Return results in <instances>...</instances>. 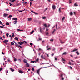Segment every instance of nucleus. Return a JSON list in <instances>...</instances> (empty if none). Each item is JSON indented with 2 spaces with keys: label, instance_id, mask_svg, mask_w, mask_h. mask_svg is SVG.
<instances>
[{
  "label": "nucleus",
  "instance_id": "f257e3e1",
  "mask_svg": "<svg viewBox=\"0 0 80 80\" xmlns=\"http://www.w3.org/2000/svg\"><path fill=\"white\" fill-rule=\"evenodd\" d=\"M78 49H74L73 50L71 51V52H77V51H78Z\"/></svg>",
  "mask_w": 80,
  "mask_h": 80
},
{
  "label": "nucleus",
  "instance_id": "f03ea898",
  "mask_svg": "<svg viewBox=\"0 0 80 80\" xmlns=\"http://www.w3.org/2000/svg\"><path fill=\"white\" fill-rule=\"evenodd\" d=\"M8 14L4 13L3 14V16L4 17H7V16H8Z\"/></svg>",
  "mask_w": 80,
  "mask_h": 80
},
{
  "label": "nucleus",
  "instance_id": "7ed1b4c3",
  "mask_svg": "<svg viewBox=\"0 0 80 80\" xmlns=\"http://www.w3.org/2000/svg\"><path fill=\"white\" fill-rule=\"evenodd\" d=\"M44 25L45 26V27H46V28H47L48 27H50V25H49L48 26H47V24H45Z\"/></svg>",
  "mask_w": 80,
  "mask_h": 80
},
{
  "label": "nucleus",
  "instance_id": "20e7f679",
  "mask_svg": "<svg viewBox=\"0 0 80 80\" xmlns=\"http://www.w3.org/2000/svg\"><path fill=\"white\" fill-rule=\"evenodd\" d=\"M49 48V46L48 45V46H47L46 47V48H47V50H50V48Z\"/></svg>",
  "mask_w": 80,
  "mask_h": 80
},
{
  "label": "nucleus",
  "instance_id": "39448f33",
  "mask_svg": "<svg viewBox=\"0 0 80 80\" xmlns=\"http://www.w3.org/2000/svg\"><path fill=\"white\" fill-rule=\"evenodd\" d=\"M26 67H30V65H29L28 63H27L26 65Z\"/></svg>",
  "mask_w": 80,
  "mask_h": 80
},
{
  "label": "nucleus",
  "instance_id": "423d86ee",
  "mask_svg": "<svg viewBox=\"0 0 80 80\" xmlns=\"http://www.w3.org/2000/svg\"><path fill=\"white\" fill-rule=\"evenodd\" d=\"M23 61L24 63H27V60L25 59H24Z\"/></svg>",
  "mask_w": 80,
  "mask_h": 80
},
{
  "label": "nucleus",
  "instance_id": "0eeeda50",
  "mask_svg": "<svg viewBox=\"0 0 80 80\" xmlns=\"http://www.w3.org/2000/svg\"><path fill=\"white\" fill-rule=\"evenodd\" d=\"M32 18H28V21H32Z\"/></svg>",
  "mask_w": 80,
  "mask_h": 80
},
{
  "label": "nucleus",
  "instance_id": "6e6552de",
  "mask_svg": "<svg viewBox=\"0 0 80 80\" xmlns=\"http://www.w3.org/2000/svg\"><path fill=\"white\" fill-rule=\"evenodd\" d=\"M40 69H39L37 71V73L39 75V72H40Z\"/></svg>",
  "mask_w": 80,
  "mask_h": 80
},
{
  "label": "nucleus",
  "instance_id": "1a4fd4ad",
  "mask_svg": "<svg viewBox=\"0 0 80 80\" xmlns=\"http://www.w3.org/2000/svg\"><path fill=\"white\" fill-rule=\"evenodd\" d=\"M8 40H5L3 41V43H7V42H8Z\"/></svg>",
  "mask_w": 80,
  "mask_h": 80
},
{
  "label": "nucleus",
  "instance_id": "9d476101",
  "mask_svg": "<svg viewBox=\"0 0 80 80\" xmlns=\"http://www.w3.org/2000/svg\"><path fill=\"white\" fill-rule=\"evenodd\" d=\"M12 20L17 21L18 20V18H13Z\"/></svg>",
  "mask_w": 80,
  "mask_h": 80
},
{
  "label": "nucleus",
  "instance_id": "9b49d317",
  "mask_svg": "<svg viewBox=\"0 0 80 80\" xmlns=\"http://www.w3.org/2000/svg\"><path fill=\"white\" fill-rule=\"evenodd\" d=\"M55 8H56L55 6L53 5L52 6V8H53V10H55Z\"/></svg>",
  "mask_w": 80,
  "mask_h": 80
},
{
  "label": "nucleus",
  "instance_id": "f8f14e48",
  "mask_svg": "<svg viewBox=\"0 0 80 80\" xmlns=\"http://www.w3.org/2000/svg\"><path fill=\"white\" fill-rule=\"evenodd\" d=\"M16 6H18L19 5H21V4L18 3H17L16 4Z\"/></svg>",
  "mask_w": 80,
  "mask_h": 80
},
{
  "label": "nucleus",
  "instance_id": "ddd939ff",
  "mask_svg": "<svg viewBox=\"0 0 80 80\" xmlns=\"http://www.w3.org/2000/svg\"><path fill=\"white\" fill-rule=\"evenodd\" d=\"M55 29H54V30L53 31H52L51 32L52 34H53V33H54V32H55Z\"/></svg>",
  "mask_w": 80,
  "mask_h": 80
},
{
  "label": "nucleus",
  "instance_id": "4468645a",
  "mask_svg": "<svg viewBox=\"0 0 80 80\" xmlns=\"http://www.w3.org/2000/svg\"><path fill=\"white\" fill-rule=\"evenodd\" d=\"M10 69L11 70L12 72H14L15 71V70L12 68H10Z\"/></svg>",
  "mask_w": 80,
  "mask_h": 80
},
{
  "label": "nucleus",
  "instance_id": "2eb2a0df",
  "mask_svg": "<svg viewBox=\"0 0 80 80\" xmlns=\"http://www.w3.org/2000/svg\"><path fill=\"white\" fill-rule=\"evenodd\" d=\"M19 73H23V72L22 71H21V70H19Z\"/></svg>",
  "mask_w": 80,
  "mask_h": 80
},
{
  "label": "nucleus",
  "instance_id": "dca6fc26",
  "mask_svg": "<svg viewBox=\"0 0 80 80\" xmlns=\"http://www.w3.org/2000/svg\"><path fill=\"white\" fill-rule=\"evenodd\" d=\"M15 40H17L18 41V38L17 37H15L14 38Z\"/></svg>",
  "mask_w": 80,
  "mask_h": 80
},
{
  "label": "nucleus",
  "instance_id": "f3484780",
  "mask_svg": "<svg viewBox=\"0 0 80 80\" xmlns=\"http://www.w3.org/2000/svg\"><path fill=\"white\" fill-rule=\"evenodd\" d=\"M76 53L78 55H79L80 53H79L78 51L76 52Z\"/></svg>",
  "mask_w": 80,
  "mask_h": 80
},
{
  "label": "nucleus",
  "instance_id": "a211bd4d",
  "mask_svg": "<svg viewBox=\"0 0 80 80\" xmlns=\"http://www.w3.org/2000/svg\"><path fill=\"white\" fill-rule=\"evenodd\" d=\"M33 32H34V30H32V32H30V34L31 35L32 34V33H33Z\"/></svg>",
  "mask_w": 80,
  "mask_h": 80
},
{
  "label": "nucleus",
  "instance_id": "6ab92c4d",
  "mask_svg": "<svg viewBox=\"0 0 80 80\" xmlns=\"http://www.w3.org/2000/svg\"><path fill=\"white\" fill-rule=\"evenodd\" d=\"M12 15H10L8 17V18H12Z\"/></svg>",
  "mask_w": 80,
  "mask_h": 80
},
{
  "label": "nucleus",
  "instance_id": "aec40b11",
  "mask_svg": "<svg viewBox=\"0 0 80 80\" xmlns=\"http://www.w3.org/2000/svg\"><path fill=\"white\" fill-rule=\"evenodd\" d=\"M17 30L18 31H19L20 32H22V31H23V30H20V29H17Z\"/></svg>",
  "mask_w": 80,
  "mask_h": 80
},
{
  "label": "nucleus",
  "instance_id": "412c9836",
  "mask_svg": "<svg viewBox=\"0 0 80 80\" xmlns=\"http://www.w3.org/2000/svg\"><path fill=\"white\" fill-rule=\"evenodd\" d=\"M11 45H14V43H13V42H12L11 43Z\"/></svg>",
  "mask_w": 80,
  "mask_h": 80
},
{
  "label": "nucleus",
  "instance_id": "4be33fe9",
  "mask_svg": "<svg viewBox=\"0 0 80 80\" xmlns=\"http://www.w3.org/2000/svg\"><path fill=\"white\" fill-rule=\"evenodd\" d=\"M17 23V21H14L13 22V23H14V24H16Z\"/></svg>",
  "mask_w": 80,
  "mask_h": 80
},
{
  "label": "nucleus",
  "instance_id": "5701e85b",
  "mask_svg": "<svg viewBox=\"0 0 80 80\" xmlns=\"http://www.w3.org/2000/svg\"><path fill=\"white\" fill-rule=\"evenodd\" d=\"M74 6L75 7H77V6H78V5L76 3H75L74 4Z\"/></svg>",
  "mask_w": 80,
  "mask_h": 80
},
{
  "label": "nucleus",
  "instance_id": "b1692460",
  "mask_svg": "<svg viewBox=\"0 0 80 80\" xmlns=\"http://www.w3.org/2000/svg\"><path fill=\"white\" fill-rule=\"evenodd\" d=\"M9 23L8 22H6V25H9Z\"/></svg>",
  "mask_w": 80,
  "mask_h": 80
},
{
  "label": "nucleus",
  "instance_id": "393cba45",
  "mask_svg": "<svg viewBox=\"0 0 80 80\" xmlns=\"http://www.w3.org/2000/svg\"><path fill=\"white\" fill-rule=\"evenodd\" d=\"M40 31L41 32V33H42V29H41V28H40Z\"/></svg>",
  "mask_w": 80,
  "mask_h": 80
},
{
  "label": "nucleus",
  "instance_id": "a878e982",
  "mask_svg": "<svg viewBox=\"0 0 80 80\" xmlns=\"http://www.w3.org/2000/svg\"><path fill=\"white\" fill-rule=\"evenodd\" d=\"M12 37H15V35L14 34V33H12Z\"/></svg>",
  "mask_w": 80,
  "mask_h": 80
},
{
  "label": "nucleus",
  "instance_id": "bb28decb",
  "mask_svg": "<svg viewBox=\"0 0 80 80\" xmlns=\"http://www.w3.org/2000/svg\"><path fill=\"white\" fill-rule=\"evenodd\" d=\"M35 62V61H31V63H33Z\"/></svg>",
  "mask_w": 80,
  "mask_h": 80
},
{
  "label": "nucleus",
  "instance_id": "cd10ccee",
  "mask_svg": "<svg viewBox=\"0 0 80 80\" xmlns=\"http://www.w3.org/2000/svg\"><path fill=\"white\" fill-rule=\"evenodd\" d=\"M24 43V42H21V45H23V44Z\"/></svg>",
  "mask_w": 80,
  "mask_h": 80
},
{
  "label": "nucleus",
  "instance_id": "c85d7f7f",
  "mask_svg": "<svg viewBox=\"0 0 80 80\" xmlns=\"http://www.w3.org/2000/svg\"><path fill=\"white\" fill-rule=\"evenodd\" d=\"M8 35H9V34L8 33H7L6 36H7V37H8Z\"/></svg>",
  "mask_w": 80,
  "mask_h": 80
},
{
  "label": "nucleus",
  "instance_id": "c756f323",
  "mask_svg": "<svg viewBox=\"0 0 80 80\" xmlns=\"http://www.w3.org/2000/svg\"><path fill=\"white\" fill-rule=\"evenodd\" d=\"M39 60V59L37 58L36 60V62H38Z\"/></svg>",
  "mask_w": 80,
  "mask_h": 80
},
{
  "label": "nucleus",
  "instance_id": "7c9ffc66",
  "mask_svg": "<svg viewBox=\"0 0 80 80\" xmlns=\"http://www.w3.org/2000/svg\"><path fill=\"white\" fill-rule=\"evenodd\" d=\"M3 70V68H0V71H2Z\"/></svg>",
  "mask_w": 80,
  "mask_h": 80
},
{
  "label": "nucleus",
  "instance_id": "2f4dec72",
  "mask_svg": "<svg viewBox=\"0 0 80 80\" xmlns=\"http://www.w3.org/2000/svg\"><path fill=\"white\" fill-rule=\"evenodd\" d=\"M25 11V9L23 10H22V11H19V12H23V11Z\"/></svg>",
  "mask_w": 80,
  "mask_h": 80
},
{
  "label": "nucleus",
  "instance_id": "473e14b6",
  "mask_svg": "<svg viewBox=\"0 0 80 80\" xmlns=\"http://www.w3.org/2000/svg\"><path fill=\"white\" fill-rule=\"evenodd\" d=\"M62 60L63 61H64V62H65V61H66V60L63 59V58H62Z\"/></svg>",
  "mask_w": 80,
  "mask_h": 80
},
{
  "label": "nucleus",
  "instance_id": "72a5a7b5",
  "mask_svg": "<svg viewBox=\"0 0 80 80\" xmlns=\"http://www.w3.org/2000/svg\"><path fill=\"white\" fill-rule=\"evenodd\" d=\"M16 1V0H13L12 1V2H13V3H15V2Z\"/></svg>",
  "mask_w": 80,
  "mask_h": 80
},
{
  "label": "nucleus",
  "instance_id": "f704fd0d",
  "mask_svg": "<svg viewBox=\"0 0 80 80\" xmlns=\"http://www.w3.org/2000/svg\"><path fill=\"white\" fill-rule=\"evenodd\" d=\"M18 44H19V45H21V42H18Z\"/></svg>",
  "mask_w": 80,
  "mask_h": 80
},
{
  "label": "nucleus",
  "instance_id": "c9c22d12",
  "mask_svg": "<svg viewBox=\"0 0 80 80\" xmlns=\"http://www.w3.org/2000/svg\"><path fill=\"white\" fill-rule=\"evenodd\" d=\"M18 60L19 61V62H22L20 59H18Z\"/></svg>",
  "mask_w": 80,
  "mask_h": 80
},
{
  "label": "nucleus",
  "instance_id": "e433bc0d",
  "mask_svg": "<svg viewBox=\"0 0 80 80\" xmlns=\"http://www.w3.org/2000/svg\"><path fill=\"white\" fill-rule=\"evenodd\" d=\"M46 35H48V32H47V31H46Z\"/></svg>",
  "mask_w": 80,
  "mask_h": 80
},
{
  "label": "nucleus",
  "instance_id": "4c0bfd02",
  "mask_svg": "<svg viewBox=\"0 0 80 80\" xmlns=\"http://www.w3.org/2000/svg\"><path fill=\"white\" fill-rule=\"evenodd\" d=\"M15 45H16V46H18V44L16 42L15 43Z\"/></svg>",
  "mask_w": 80,
  "mask_h": 80
},
{
  "label": "nucleus",
  "instance_id": "58836bf2",
  "mask_svg": "<svg viewBox=\"0 0 80 80\" xmlns=\"http://www.w3.org/2000/svg\"><path fill=\"white\" fill-rule=\"evenodd\" d=\"M18 47H20V48H22V47L20 45H18Z\"/></svg>",
  "mask_w": 80,
  "mask_h": 80
},
{
  "label": "nucleus",
  "instance_id": "ea45409f",
  "mask_svg": "<svg viewBox=\"0 0 80 80\" xmlns=\"http://www.w3.org/2000/svg\"><path fill=\"white\" fill-rule=\"evenodd\" d=\"M60 8H60L59 9V13H60V12H62V11L60 10Z\"/></svg>",
  "mask_w": 80,
  "mask_h": 80
},
{
  "label": "nucleus",
  "instance_id": "a19ab883",
  "mask_svg": "<svg viewBox=\"0 0 80 80\" xmlns=\"http://www.w3.org/2000/svg\"><path fill=\"white\" fill-rule=\"evenodd\" d=\"M69 65H72V64L71 63V62H69L68 63Z\"/></svg>",
  "mask_w": 80,
  "mask_h": 80
},
{
  "label": "nucleus",
  "instance_id": "79ce46f5",
  "mask_svg": "<svg viewBox=\"0 0 80 80\" xmlns=\"http://www.w3.org/2000/svg\"><path fill=\"white\" fill-rule=\"evenodd\" d=\"M41 58H43V54H42V55H41Z\"/></svg>",
  "mask_w": 80,
  "mask_h": 80
},
{
  "label": "nucleus",
  "instance_id": "37998d69",
  "mask_svg": "<svg viewBox=\"0 0 80 80\" xmlns=\"http://www.w3.org/2000/svg\"><path fill=\"white\" fill-rule=\"evenodd\" d=\"M70 14L71 15H73V13H72V12H71L70 13Z\"/></svg>",
  "mask_w": 80,
  "mask_h": 80
},
{
  "label": "nucleus",
  "instance_id": "c03bdc74",
  "mask_svg": "<svg viewBox=\"0 0 80 80\" xmlns=\"http://www.w3.org/2000/svg\"><path fill=\"white\" fill-rule=\"evenodd\" d=\"M51 42H53V39H52L50 40Z\"/></svg>",
  "mask_w": 80,
  "mask_h": 80
},
{
  "label": "nucleus",
  "instance_id": "a18cd8bd",
  "mask_svg": "<svg viewBox=\"0 0 80 80\" xmlns=\"http://www.w3.org/2000/svg\"><path fill=\"white\" fill-rule=\"evenodd\" d=\"M6 11H9V9H6Z\"/></svg>",
  "mask_w": 80,
  "mask_h": 80
},
{
  "label": "nucleus",
  "instance_id": "49530a36",
  "mask_svg": "<svg viewBox=\"0 0 80 80\" xmlns=\"http://www.w3.org/2000/svg\"><path fill=\"white\" fill-rule=\"evenodd\" d=\"M65 17H63L62 19V20H65Z\"/></svg>",
  "mask_w": 80,
  "mask_h": 80
},
{
  "label": "nucleus",
  "instance_id": "de8ad7c7",
  "mask_svg": "<svg viewBox=\"0 0 80 80\" xmlns=\"http://www.w3.org/2000/svg\"><path fill=\"white\" fill-rule=\"evenodd\" d=\"M14 61H15V62H16V61H17V59H16V58H14Z\"/></svg>",
  "mask_w": 80,
  "mask_h": 80
},
{
  "label": "nucleus",
  "instance_id": "09e8293b",
  "mask_svg": "<svg viewBox=\"0 0 80 80\" xmlns=\"http://www.w3.org/2000/svg\"><path fill=\"white\" fill-rule=\"evenodd\" d=\"M32 71H35V69H34V68H32Z\"/></svg>",
  "mask_w": 80,
  "mask_h": 80
},
{
  "label": "nucleus",
  "instance_id": "8fccbe9b",
  "mask_svg": "<svg viewBox=\"0 0 80 80\" xmlns=\"http://www.w3.org/2000/svg\"><path fill=\"white\" fill-rule=\"evenodd\" d=\"M30 45H31V46H32V45H33V44L32 43H30Z\"/></svg>",
  "mask_w": 80,
  "mask_h": 80
},
{
  "label": "nucleus",
  "instance_id": "3c124183",
  "mask_svg": "<svg viewBox=\"0 0 80 80\" xmlns=\"http://www.w3.org/2000/svg\"><path fill=\"white\" fill-rule=\"evenodd\" d=\"M60 77H62V78H63V74H61V75L60 76Z\"/></svg>",
  "mask_w": 80,
  "mask_h": 80
},
{
  "label": "nucleus",
  "instance_id": "603ef678",
  "mask_svg": "<svg viewBox=\"0 0 80 80\" xmlns=\"http://www.w3.org/2000/svg\"><path fill=\"white\" fill-rule=\"evenodd\" d=\"M70 61L71 62H74V61H73L72 60H70Z\"/></svg>",
  "mask_w": 80,
  "mask_h": 80
},
{
  "label": "nucleus",
  "instance_id": "864d4df0",
  "mask_svg": "<svg viewBox=\"0 0 80 80\" xmlns=\"http://www.w3.org/2000/svg\"><path fill=\"white\" fill-rule=\"evenodd\" d=\"M63 55H66V52H65L64 53H63Z\"/></svg>",
  "mask_w": 80,
  "mask_h": 80
},
{
  "label": "nucleus",
  "instance_id": "5fc2aeb1",
  "mask_svg": "<svg viewBox=\"0 0 80 80\" xmlns=\"http://www.w3.org/2000/svg\"><path fill=\"white\" fill-rule=\"evenodd\" d=\"M23 42H24V43L25 42V43H27V42H26V41H23Z\"/></svg>",
  "mask_w": 80,
  "mask_h": 80
},
{
  "label": "nucleus",
  "instance_id": "6e6d98bb",
  "mask_svg": "<svg viewBox=\"0 0 80 80\" xmlns=\"http://www.w3.org/2000/svg\"><path fill=\"white\" fill-rule=\"evenodd\" d=\"M0 28H3V27L1 26H0Z\"/></svg>",
  "mask_w": 80,
  "mask_h": 80
},
{
  "label": "nucleus",
  "instance_id": "4d7b16f0",
  "mask_svg": "<svg viewBox=\"0 0 80 80\" xmlns=\"http://www.w3.org/2000/svg\"><path fill=\"white\" fill-rule=\"evenodd\" d=\"M42 18H43V19H45L46 18V17H44Z\"/></svg>",
  "mask_w": 80,
  "mask_h": 80
},
{
  "label": "nucleus",
  "instance_id": "13d9d810",
  "mask_svg": "<svg viewBox=\"0 0 80 80\" xmlns=\"http://www.w3.org/2000/svg\"><path fill=\"white\" fill-rule=\"evenodd\" d=\"M60 43H65V42H61Z\"/></svg>",
  "mask_w": 80,
  "mask_h": 80
},
{
  "label": "nucleus",
  "instance_id": "bf43d9fd",
  "mask_svg": "<svg viewBox=\"0 0 80 80\" xmlns=\"http://www.w3.org/2000/svg\"><path fill=\"white\" fill-rule=\"evenodd\" d=\"M2 38H2V37H1L0 38V40H2Z\"/></svg>",
  "mask_w": 80,
  "mask_h": 80
},
{
  "label": "nucleus",
  "instance_id": "052dcab7",
  "mask_svg": "<svg viewBox=\"0 0 80 80\" xmlns=\"http://www.w3.org/2000/svg\"><path fill=\"white\" fill-rule=\"evenodd\" d=\"M55 60H57V58H55Z\"/></svg>",
  "mask_w": 80,
  "mask_h": 80
},
{
  "label": "nucleus",
  "instance_id": "680f3d73",
  "mask_svg": "<svg viewBox=\"0 0 80 80\" xmlns=\"http://www.w3.org/2000/svg\"><path fill=\"white\" fill-rule=\"evenodd\" d=\"M9 5L10 6H12V3H9Z\"/></svg>",
  "mask_w": 80,
  "mask_h": 80
},
{
  "label": "nucleus",
  "instance_id": "e2e57ef3",
  "mask_svg": "<svg viewBox=\"0 0 80 80\" xmlns=\"http://www.w3.org/2000/svg\"><path fill=\"white\" fill-rule=\"evenodd\" d=\"M52 56H53L54 55V53L52 54H51Z\"/></svg>",
  "mask_w": 80,
  "mask_h": 80
},
{
  "label": "nucleus",
  "instance_id": "0e129e2a",
  "mask_svg": "<svg viewBox=\"0 0 80 80\" xmlns=\"http://www.w3.org/2000/svg\"><path fill=\"white\" fill-rule=\"evenodd\" d=\"M2 55H4V52H2Z\"/></svg>",
  "mask_w": 80,
  "mask_h": 80
},
{
  "label": "nucleus",
  "instance_id": "69168bd1",
  "mask_svg": "<svg viewBox=\"0 0 80 80\" xmlns=\"http://www.w3.org/2000/svg\"><path fill=\"white\" fill-rule=\"evenodd\" d=\"M74 15H76V12H74Z\"/></svg>",
  "mask_w": 80,
  "mask_h": 80
},
{
  "label": "nucleus",
  "instance_id": "338daca9",
  "mask_svg": "<svg viewBox=\"0 0 80 80\" xmlns=\"http://www.w3.org/2000/svg\"><path fill=\"white\" fill-rule=\"evenodd\" d=\"M12 37V35H10L9 36V37H10V38H11V37Z\"/></svg>",
  "mask_w": 80,
  "mask_h": 80
},
{
  "label": "nucleus",
  "instance_id": "774afa93",
  "mask_svg": "<svg viewBox=\"0 0 80 80\" xmlns=\"http://www.w3.org/2000/svg\"><path fill=\"white\" fill-rule=\"evenodd\" d=\"M70 68L71 69H72V67H71V66H70Z\"/></svg>",
  "mask_w": 80,
  "mask_h": 80
}]
</instances>
